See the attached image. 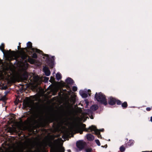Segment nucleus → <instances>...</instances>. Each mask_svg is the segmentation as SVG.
I'll use <instances>...</instances> for the list:
<instances>
[{
	"mask_svg": "<svg viewBox=\"0 0 152 152\" xmlns=\"http://www.w3.org/2000/svg\"><path fill=\"white\" fill-rule=\"evenodd\" d=\"M4 46V44L3 43H2L0 46V50L3 52L4 54H5Z\"/></svg>",
	"mask_w": 152,
	"mask_h": 152,
	"instance_id": "nucleus-17",
	"label": "nucleus"
},
{
	"mask_svg": "<svg viewBox=\"0 0 152 152\" xmlns=\"http://www.w3.org/2000/svg\"><path fill=\"white\" fill-rule=\"evenodd\" d=\"M116 102L117 103V104L118 105H120L121 104V102L119 100H116Z\"/></svg>",
	"mask_w": 152,
	"mask_h": 152,
	"instance_id": "nucleus-34",
	"label": "nucleus"
},
{
	"mask_svg": "<svg viewBox=\"0 0 152 152\" xmlns=\"http://www.w3.org/2000/svg\"><path fill=\"white\" fill-rule=\"evenodd\" d=\"M88 94L89 96H90V94L89 93L91 92V90H88Z\"/></svg>",
	"mask_w": 152,
	"mask_h": 152,
	"instance_id": "nucleus-36",
	"label": "nucleus"
},
{
	"mask_svg": "<svg viewBox=\"0 0 152 152\" xmlns=\"http://www.w3.org/2000/svg\"><path fill=\"white\" fill-rule=\"evenodd\" d=\"M18 129H20V130H24L26 129V127H23V126L22 124H20L18 126Z\"/></svg>",
	"mask_w": 152,
	"mask_h": 152,
	"instance_id": "nucleus-21",
	"label": "nucleus"
},
{
	"mask_svg": "<svg viewBox=\"0 0 152 152\" xmlns=\"http://www.w3.org/2000/svg\"><path fill=\"white\" fill-rule=\"evenodd\" d=\"M18 49H19L20 48V46H18Z\"/></svg>",
	"mask_w": 152,
	"mask_h": 152,
	"instance_id": "nucleus-38",
	"label": "nucleus"
},
{
	"mask_svg": "<svg viewBox=\"0 0 152 152\" xmlns=\"http://www.w3.org/2000/svg\"><path fill=\"white\" fill-rule=\"evenodd\" d=\"M43 71L45 75L47 76H49L50 74V72L48 68L46 66H44L43 68Z\"/></svg>",
	"mask_w": 152,
	"mask_h": 152,
	"instance_id": "nucleus-10",
	"label": "nucleus"
},
{
	"mask_svg": "<svg viewBox=\"0 0 152 152\" xmlns=\"http://www.w3.org/2000/svg\"><path fill=\"white\" fill-rule=\"evenodd\" d=\"M83 132L81 131L80 132V134H82V133Z\"/></svg>",
	"mask_w": 152,
	"mask_h": 152,
	"instance_id": "nucleus-39",
	"label": "nucleus"
},
{
	"mask_svg": "<svg viewBox=\"0 0 152 152\" xmlns=\"http://www.w3.org/2000/svg\"><path fill=\"white\" fill-rule=\"evenodd\" d=\"M50 137V138H51V139L52 138V136H51Z\"/></svg>",
	"mask_w": 152,
	"mask_h": 152,
	"instance_id": "nucleus-40",
	"label": "nucleus"
},
{
	"mask_svg": "<svg viewBox=\"0 0 152 152\" xmlns=\"http://www.w3.org/2000/svg\"><path fill=\"white\" fill-rule=\"evenodd\" d=\"M89 111V110H88L87 111H86L85 112L82 113L81 116V118L82 119H84L88 118L87 115H88V112Z\"/></svg>",
	"mask_w": 152,
	"mask_h": 152,
	"instance_id": "nucleus-11",
	"label": "nucleus"
},
{
	"mask_svg": "<svg viewBox=\"0 0 152 152\" xmlns=\"http://www.w3.org/2000/svg\"><path fill=\"white\" fill-rule=\"evenodd\" d=\"M23 107L25 108H27L28 107L30 110L34 107V104L33 103L28 100L24 101L23 102Z\"/></svg>",
	"mask_w": 152,
	"mask_h": 152,
	"instance_id": "nucleus-8",
	"label": "nucleus"
},
{
	"mask_svg": "<svg viewBox=\"0 0 152 152\" xmlns=\"http://www.w3.org/2000/svg\"><path fill=\"white\" fill-rule=\"evenodd\" d=\"M85 144V142L82 140L78 141L76 143L77 147L79 149V151L82 150L84 148Z\"/></svg>",
	"mask_w": 152,
	"mask_h": 152,
	"instance_id": "nucleus-9",
	"label": "nucleus"
},
{
	"mask_svg": "<svg viewBox=\"0 0 152 152\" xmlns=\"http://www.w3.org/2000/svg\"><path fill=\"white\" fill-rule=\"evenodd\" d=\"M87 139L89 141H92L94 139V137L93 135L91 134H88L86 135Z\"/></svg>",
	"mask_w": 152,
	"mask_h": 152,
	"instance_id": "nucleus-14",
	"label": "nucleus"
},
{
	"mask_svg": "<svg viewBox=\"0 0 152 152\" xmlns=\"http://www.w3.org/2000/svg\"><path fill=\"white\" fill-rule=\"evenodd\" d=\"M151 110V108H150V107H147L146 108V110L147 111H150Z\"/></svg>",
	"mask_w": 152,
	"mask_h": 152,
	"instance_id": "nucleus-35",
	"label": "nucleus"
},
{
	"mask_svg": "<svg viewBox=\"0 0 152 152\" xmlns=\"http://www.w3.org/2000/svg\"><path fill=\"white\" fill-rule=\"evenodd\" d=\"M28 61L31 64H33L35 63V60L33 58H30L28 57Z\"/></svg>",
	"mask_w": 152,
	"mask_h": 152,
	"instance_id": "nucleus-19",
	"label": "nucleus"
},
{
	"mask_svg": "<svg viewBox=\"0 0 152 152\" xmlns=\"http://www.w3.org/2000/svg\"><path fill=\"white\" fill-rule=\"evenodd\" d=\"M27 45L28 48H31L32 47V44L30 42H28L27 44Z\"/></svg>",
	"mask_w": 152,
	"mask_h": 152,
	"instance_id": "nucleus-26",
	"label": "nucleus"
},
{
	"mask_svg": "<svg viewBox=\"0 0 152 152\" xmlns=\"http://www.w3.org/2000/svg\"><path fill=\"white\" fill-rule=\"evenodd\" d=\"M98 106L97 105H94L91 106V109L92 111H95L98 108Z\"/></svg>",
	"mask_w": 152,
	"mask_h": 152,
	"instance_id": "nucleus-18",
	"label": "nucleus"
},
{
	"mask_svg": "<svg viewBox=\"0 0 152 152\" xmlns=\"http://www.w3.org/2000/svg\"><path fill=\"white\" fill-rule=\"evenodd\" d=\"M38 120L40 121V125L42 127H45L49 123H52L54 121H56L57 123L56 125L54 124V126H56L57 129H59L62 125L63 120L61 117L55 118L53 114H52L50 116H46L45 118L41 117Z\"/></svg>",
	"mask_w": 152,
	"mask_h": 152,
	"instance_id": "nucleus-3",
	"label": "nucleus"
},
{
	"mask_svg": "<svg viewBox=\"0 0 152 152\" xmlns=\"http://www.w3.org/2000/svg\"><path fill=\"white\" fill-rule=\"evenodd\" d=\"M77 90V87L76 86H73L72 88V90L74 91H76Z\"/></svg>",
	"mask_w": 152,
	"mask_h": 152,
	"instance_id": "nucleus-33",
	"label": "nucleus"
},
{
	"mask_svg": "<svg viewBox=\"0 0 152 152\" xmlns=\"http://www.w3.org/2000/svg\"><path fill=\"white\" fill-rule=\"evenodd\" d=\"M86 126V125L84 124H82L80 126L78 124L75 123L69 128V129L67 130V132H68L69 131L72 132L74 130L79 131L80 130L81 128L85 129L84 130L85 131V130L86 129L85 128Z\"/></svg>",
	"mask_w": 152,
	"mask_h": 152,
	"instance_id": "nucleus-6",
	"label": "nucleus"
},
{
	"mask_svg": "<svg viewBox=\"0 0 152 152\" xmlns=\"http://www.w3.org/2000/svg\"><path fill=\"white\" fill-rule=\"evenodd\" d=\"M9 131L11 133L13 132H18V131L16 128L14 127L10 128L9 129Z\"/></svg>",
	"mask_w": 152,
	"mask_h": 152,
	"instance_id": "nucleus-15",
	"label": "nucleus"
},
{
	"mask_svg": "<svg viewBox=\"0 0 152 152\" xmlns=\"http://www.w3.org/2000/svg\"><path fill=\"white\" fill-rule=\"evenodd\" d=\"M125 148L123 145L121 146L120 148V150L121 152H123L125 151Z\"/></svg>",
	"mask_w": 152,
	"mask_h": 152,
	"instance_id": "nucleus-25",
	"label": "nucleus"
},
{
	"mask_svg": "<svg viewBox=\"0 0 152 152\" xmlns=\"http://www.w3.org/2000/svg\"><path fill=\"white\" fill-rule=\"evenodd\" d=\"M60 140L57 139L52 142L48 139L46 141L37 145L33 152H46V147L50 148V152H64V148L60 144Z\"/></svg>",
	"mask_w": 152,
	"mask_h": 152,
	"instance_id": "nucleus-1",
	"label": "nucleus"
},
{
	"mask_svg": "<svg viewBox=\"0 0 152 152\" xmlns=\"http://www.w3.org/2000/svg\"><path fill=\"white\" fill-rule=\"evenodd\" d=\"M134 143V141L132 140H130L129 141L126 143V145L127 146H130L133 145Z\"/></svg>",
	"mask_w": 152,
	"mask_h": 152,
	"instance_id": "nucleus-16",
	"label": "nucleus"
},
{
	"mask_svg": "<svg viewBox=\"0 0 152 152\" xmlns=\"http://www.w3.org/2000/svg\"><path fill=\"white\" fill-rule=\"evenodd\" d=\"M96 127L95 126H91L88 129H86L85 130L86 132H89V131H88V130H91L90 131H94H94L96 130Z\"/></svg>",
	"mask_w": 152,
	"mask_h": 152,
	"instance_id": "nucleus-13",
	"label": "nucleus"
},
{
	"mask_svg": "<svg viewBox=\"0 0 152 152\" xmlns=\"http://www.w3.org/2000/svg\"><path fill=\"white\" fill-rule=\"evenodd\" d=\"M66 82L68 84H71L73 83V80L71 78H68L66 79Z\"/></svg>",
	"mask_w": 152,
	"mask_h": 152,
	"instance_id": "nucleus-20",
	"label": "nucleus"
},
{
	"mask_svg": "<svg viewBox=\"0 0 152 152\" xmlns=\"http://www.w3.org/2000/svg\"><path fill=\"white\" fill-rule=\"evenodd\" d=\"M95 98L99 102L105 105L107 104V102L105 95L101 93H96L95 95Z\"/></svg>",
	"mask_w": 152,
	"mask_h": 152,
	"instance_id": "nucleus-5",
	"label": "nucleus"
},
{
	"mask_svg": "<svg viewBox=\"0 0 152 152\" xmlns=\"http://www.w3.org/2000/svg\"><path fill=\"white\" fill-rule=\"evenodd\" d=\"M128 104L126 102H125L122 104V107L124 108H125L127 107Z\"/></svg>",
	"mask_w": 152,
	"mask_h": 152,
	"instance_id": "nucleus-23",
	"label": "nucleus"
},
{
	"mask_svg": "<svg viewBox=\"0 0 152 152\" xmlns=\"http://www.w3.org/2000/svg\"><path fill=\"white\" fill-rule=\"evenodd\" d=\"M40 113L41 114H43V113H42V111H41V112H40Z\"/></svg>",
	"mask_w": 152,
	"mask_h": 152,
	"instance_id": "nucleus-41",
	"label": "nucleus"
},
{
	"mask_svg": "<svg viewBox=\"0 0 152 152\" xmlns=\"http://www.w3.org/2000/svg\"><path fill=\"white\" fill-rule=\"evenodd\" d=\"M116 102V99L112 97H110L109 101V103L111 105L115 104Z\"/></svg>",
	"mask_w": 152,
	"mask_h": 152,
	"instance_id": "nucleus-12",
	"label": "nucleus"
},
{
	"mask_svg": "<svg viewBox=\"0 0 152 152\" xmlns=\"http://www.w3.org/2000/svg\"><path fill=\"white\" fill-rule=\"evenodd\" d=\"M69 152H71V151L70 150H69Z\"/></svg>",
	"mask_w": 152,
	"mask_h": 152,
	"instance_id": "nucleus-44",
	"label": "nucleus"
},
{
	"mask_svg": "<svg viewBox=\"0 0 152 152\" xmlns=\"http://www.w3.org/2000/svg\"><path fill=\"white\" fill-rule=\"evenodd\" d=\"M7 98L5 96L2 97L1 99V100L3 101H5L7 100Z\"/></svg>",
	"mask_w": 152,
	"mask_h": 152,
	"instance_id": "nucleus-28",
	"label": "nucleus"
},
{
	"mask_svg": "<svg viewBox=\"0 0 152 152\" xmlns=\"http://www.w3.org/2000/svg\"><path fill=\"white\" fill-rule=\"evenodd\" d=\"M42 80V78L39 77L38 75H35L33 77V84L35 85V87H37L41 83Z\"/></svg>",
	"mask_w": 152,
	"mask_h": 152,
	"instance_id": "nucleus-7",
	"label": "nucleus"
},
{
	"mask_svg": "<svg viewBox=\"0 0 152 152\" xmlns=\"http://www.w3.org/2000/svg\"><path fill=\"white\" fill-rule=\"evenodd\" d=\"M27 78V77H26V76H25V79L26 80V79Z\"/></svg>",
	"mask_w": 152,
	"mask_h": 152,
	"instance_id": "nucleus-42",
	"label": "nucleus"
},
{
	"mask_svg": "<svg viewBox=\"0 0 152 152\" xmlns=\"http://www.w3.org/2000/svg\"><path fill=\"white\" fill-rule=\"evenodd\" d=\"M92 149L90 147H87L85 148V152H91Z\"/></svg>",
	"mask_w": 152,
	"mask_h": 152,
	"instance_id": "nucleus-22",
	"label": "nucleus"
},
{
	"mask_svg": "<svg viewBox=\"0 0 152 152\" xmlns=\"http://www.w3.org/2000/svg\"><path fill=\"white\" fill-rule=\"evenodd\" d=\"M9 51H6L5 54L6 58L9 61L15 60H16L15 63L17 65L24 69H26L28 67V64L27 63V61H25L26 63L23 62V60L27 58L28 57V55L26 54L25 52L23 50L21 51L20 53V57L21 59L20 60H18V56L15 52L11 51L10 52Z\"/></svg>",
	"mask_w": 152,
	"mask_h": 152,
	"instance_id": "nucleus-2",
	"label": "nucleus"
},
{
	"mask_svg": "<svg viewBox=\"0 0 152 152\" xmlns=\"http://www.w3.org/2000/svg\"><path fill=\"white\" fill-rule=\"evenodd\" d=\"M150 121L152 122V116L151 117Z\"/></svg>",
	"mask_w": 152,
	"mask_h": 152,
	"instance_id": "nucleus-37",
	"label": "nucleus"
},
{
	"mask_svg": "<svg viewBox=\"0 0 152 152\" xmlns=\"http://www.w3.org/2000/svg\"><path fill=\"white\" fill-rule=\"evenodd\" d=\"M32 50H35L34 51H35L36 52H37L39 53H40V52L41 51L40 50H39L37 49H32Z\"/></svg>",
	"mask_w": 152,
	"mask_h": 152,
	"instance_id": "nucleus-30",
	"label": "nucleus"
},
{
	"mask_svg": "<svg viewBox=\"0 0 152 152\" xmlns=\"http://www.w3.org/2000/svg\"><path fill=\"white\" fill-rule=\"evenodd\" d=\"M9 74L7 72L4 73V75L0 73V80L2 79L0 86L3 89L7 88V85L15 83L16 80V74L12 71Z\"/></svg>",
	"mask_w": 152,
	"mask_h": 152,
	"instance_id": "nucleus-4",
	"label": "nucleus"
},
{
	"mask_svg": "<svg viewBox=\"0 0 152 152\" xmlns=\"http://www.w3.org/2000/svg\"><path fill=\"white\" fill-rule=\"evenodd\" d=\"M95 133L96 134H100L99 131L97 129L94 131Z\"/></svg>",
	"mask_w": 152,
	"mask_h": 152,
	"instance_id": "nucleus-32",
	"label": "nucleus"
},
{
	"mask_svg": "<svg viewBox=\"0 0 152 152\" xmlns=\"http://www.w3.org/2000/svg\"><path fill=\"white\" fill-rule=\"evenodd\" d=\"M46 78L47 79V80H48V79H49L48 78V77H46Z\"/></svg>",
	"mask_w": 152,
	"mask_h": 152,
	"instance_id": "nucleus-43",
	"label": "nucleus"
},
{
	"mask_svg": "<svg viewBox=\"0 0 152 152\" xmlns=\"http://www.w3.org/2000/svg\"><path fill=\"white\" fill-rule=\"evenodd\" d=\"M56 78L57 80L61 79V75L60 73H57L56 75Z\"/></svg>",
	"mask_w": 152,
	"mask_h": 152,
	"instance_id": "nucleus-24",
	"label": "nucleus"
},
{
	"mask_svg": "<svg viewBox=\"0 0 152 152\" xmlns=\"http://www.w3.org/2000/svg\"><path fill=\"white\" fill-rule=\"evenodd\" d=\"M81 95L84 98H86L88 96V94L85 92H82Z\"/></svg>",
	"mask_w": 152,
	"mask_h": 152,
	"instance_id": "nucleus-27",
	"label": "nucleus"
},
{
	"mask_svg": "<svg viewBox=\"0 0 152 152\" xmlns=\"http://www.w3.org/2000/svg\"><path fill=\"white\" fill-rule=\"evenodd\" d=\"M95 142L98 145L100 146V142L99 140H95Z\"/></svg>",
	"mask_w": 152,
	"mask_h": 152,
	"instance_id": "nucleus-31",
	"label": "nucleus"
},
{
	"mask_svg": "<svg viewBox=\"0 0 152 152\" xmlns=\"http://www.w3.org/2000/svg\"><path fill=\"white\" fill-rule=\"evenodd\" d=\"M32 57L34 58H37V55L36 53H34L32 54Z\"/></svg>",
	"mask_w": 152,
	"mask_h": 152,
	"instance_id": "nucleus-29",
	"label": "nucleus"
}]
</instances>
